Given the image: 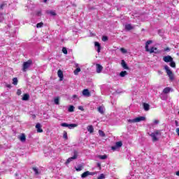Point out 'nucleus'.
Masks as SVG:
<instances>
[{
	"label": "nucleus",
	"mask_w": 179,
	"mask_h": 179,
	"mask_svg": "<svg viewBox=\"0 0 179 179\" xmlns=\"http://www.w3.org/2000/svg\"><path fill=\"white\" fill-rule=\"evenodd\" d=\"M157 50V48H151L150 49H149L148 51H147V52H150V54H153V52H156L155 51Z\"/></svg>",
	"instance_id": "nucleus-24"
},
{
	"label": "nucleus",
	"mask_w": 179,
	"mask_h": 179,
	"mask_svg": "<svg viewBox=\"0 0 179 179\" xmlns=\"http://www.w3.org/2000/svg\"><path fill=\"white\" fill-rule=\"evenodd\" d=\"M96 73H101V71H103V66H101V64H96Z\"/></svg>",
	"instance_id": "nucleus-12"
},
{
	"label": "nucleus",
	"mask_w": 179,
	"mask_h": 179,
	"mask_svg": "<svg viewBox=\"0 0 179 179\" xmlns=\"http://www.w3.org/2000/svg\"><path fill=\"white\" fill-rule=\"evenodd\" d=\"M107 40H108V37H107L106 36H103L102 37V41H107Z\"/></svg>",
	"instance_id": "nucleus-41"
},
{
	"label": "nucleus",
	"mask_w": 179,
	"mask_h": 179,
	"mask_svg": "<svg viewBox=\"0 0 179 179\" xmlns=\"http://www.w3.org/2000/svg\"><path fill=\"white\" fill-rule=\"evenodd\" d=\"M62 52L65 55L68 54V50H66V48H62Z\"/></svg>",
	"instance_id": "nucleus-38"
},
{
	"label": "nucleus",
	"mask_w": 179,
	"mask_h": 179,
	"mask_svg": "<svg viewBox=\"0 0 179 179\" xmlns=\"http://www.w3.org/2000/svg\"><path fill=\"white\" fill-rule=\"evenodd\" d=\"M146 120V117L144 116H140L138 117H136L134 119H129L128 120V122L130 124L135 123V122H141V121H145Z\"/></svg>",
	"instance_id": "nucleus-3"
},
{
	"label": "nucleus",
	"mask_w": 179,
	"mask_h": 179,
	"mask_svg": "<svg viewBox=\"0 0 179 179\" xmlns=\"http://www.w3.org/2000/svg\"><path fill=\"white\" fill-rule=\"evenodd\" d=\"M159 121L157 120H154V125H157L159 124Z\"/></svg>",
	"instance_id": "nucleus-43"
},
{
	"label": "nucleus",
	"mask_w": 179,
	"mask_h": 179,
	"mask_svg": "<svg viewBox=\"0 0 179 179\" xmlns=\"http://www.w3.org/2000/svg\"><path fill=\"white\" fill-rule=\"evenodd\" d=\"M83 95L85 96V97H90V96H91L90 92H89V90L85 89L83 91Z\"/></svg>",
	"instance_id": "nucleus-13"
},
{
	"label": "nucleus",
	"mask_w": 179,
	"mask_h": 179,
	"mask_svg": "<svg viewBox=\"0 0 179 179\" xmlns=\"http://www.w3.org/2000/svg\"><path fill=\"white\" fill-rule=\"evenodd\" d=\"M76 171H82V166H78L76 168Z\"/></svg>",
	"instance_id": "nucleus-40"
},
{
	"label": "nucleus",
	"mask_w": 179,
	"mask_h": 179,
	"mask_svg": "<svg viewBox=\"0 0 179 179\" xmlns=\"http://www.w3.org/2000/svg\"><path fill=\"white\" fill-rule=\"evenodd\" d=\"M78 110H81V111H83V107H82V106H79L78 107Z\"/></svg>",
	"instance_id": "nucleus-49"
},
{
	"label": "nucleus",
	"mask_w": 179,
	"mask_h": 179,
	"mask_svg": "<svg viewBox=\"0 0 179 179\" xmlns=\"http://www.w3.org/2000/svg\"><path fill=\"white\" fill-rule=\"evenodd\" d=\"M94 47L96 48L97 52H100V51H101V45L99 42H94Z\"/></svg>",
	"instance_id": "nucleus-11"
},
{
	"label": "nucleus",
	"mask_w": 179,
	"mask_h": 179,
	"mask_svg": "<svg viewBox=\"0 0 179 179\" xmlns=\"http://www.w3.org/2000/svg\"><path fill=\"white\" fill-rule=\"evenodd\" d=\"M107 155H99L98 158L100 159L101 160H106V159H107Z\"/></svg>",
	"instance_id": "nucleus-26"
},
{
	"label": "nucleus",
	"mask_w": 179,
	"mask_h": 179,
	"mask_svg": "<svg viewBox=\"0 0 179 179\" xmlns=\"http://www.w3.org/2000/svg\"><path fill=\"white\" fill-rule=\"evenodd\" d=\"M97 110L100 114H104V111H106L104 106H99Z\"/></svg>",
	"instance_id": "nucleus-17"
},
{
	"label": "nucleus",
	"mask_w": 179,
	"mask_h": 179,
	"mask_svg": "<svg viewBox=\"0 0 179 179\" xmlns=\"http://www.w3.org/2000/svg\"><path fill=\"white\" fill-rule=\"evenodd\" d=\"M164 51H170V48H166V49H164Z\"/></svg>",
	"instance_id": "nucleus-52"
},
{
	"label": "nucleus",
	"mask_w": 179,
	"mask_h": 179,
	"mask_svg": "<svg viewBox=\"0 0 179 179\" xmlns=\"http://www.w3.org/2000/svg\"><path fill=\"white\" fill-rule=\"evenodd\" d=\"M32 65H33V61H31V59L24 62L22 65L23 72H26L27 69L30 68V66H31Z\"/></svg>",
	"instance_id": "nucleus-2"
},
{
	"label": "nucleus",
	"mask_w": 179,
	"mask_h": 179,
	"mask_svg": "<svg viewBox=\"0 0 179 179\" xmlns=\"http://www.w3.org/2000/svg\"><path fill=\"white\" fill-rule=\"evenodd\" d=\"M99 134L100 136H102V137L106 136V134H104V131H103L101 130H99Z\"/></svg>",
	"instance_id": "nucleus-31"
},
{
	"label": "nucleus",
	"mask_w": 179,
	"mask_h": 179,
	"mask_svg": "<svg viewBox=\"0 0 179 179\" xmlns=\"http://www.w3.org/2000/svg\"><path fill=\"white\" fill-rule=\"evenodd\" d=\"M121 146H122V142L117 141L115 143V146H112L111 149L112 150H116L117 148H121Z\"/></svg>",
	"instance_id": "nucleus-7"
},
{
	"label": "nucleus",
	"mask_w": 179,
	"mask_h": 179,
	"mask_svg": "<svg viewBox=\"0 0 179 179\" xmlns=\"http://www.w3.org/2000/svg\"><path fill=\"white\" fill-rule=\"evenodd\" d=\"M158 73H159V75H162V74H163V72H162V71H158Z\"/></svg>",
	"instance_id": "nucleus-55"
},
{
	"label": "nucleus",
	"mask_w": 179,
	"mask_h": 179,
	"mask_svg": "<svg viewBox=\"0 0 179 179\" xmlns=\"http://www.w3.org/2000/svg\"><path fill=\"white\" fill-rule=\"evenodd\" d=\"M169 92H171V88H170V87H166V88H164V90H163V93H164V94H169Z\"/></svg>",
	"instance_id": "nucleus-23"
},
{
	"label": "nucleus",
	"mask_w": 179,
	"mask_h": 179,
	"mask_svg": "<svg viewBox=\"0 0 179 179\" xmlns=\"http://www.w3.org/2000/svg\"><path fill=\"white\" fill-rule=\"evenodd\" d=\"M76 68H79V64H76Z\"/></svg>",
	"instance_id": "nucleus-54"
},
{
	"label": "nucleus",
	"mask_w": 179,
	"mask_h": 179,
	"mask_svg": "<svg viewBox=\"0 0 179 179\" xmlns=\"http://www.w3.org/2000/svg\"><path fill=\"white\" fill-rule=\"evenodd\" d=\"M36 15H37V16H41V11H38V12L36 13Z\"/></svg>",
	"instance_id": "nucleus-46"
},
{
	"label": "nucleus",
	"mask_w": 179,
	"mask_h": 179,
	"mask_svg": "<svg viewBox=\"0 0 179 179\" xmlns=\"http://www.w3.org/2000/svg\"><path fill=\"white\" fill-rule=\"evenodd\" d=\"M74 155L71 157H69L66 162V164H69V163L71 162H73V160H75L76 159H78V151H74Z\"/></svg>",
	"instance_id": "nucleus-5"
},
{
	"label": "nucleus",
	"mask_w": 179,
	"mask_h": 179,
	"mask_svg": "<svg viewBox=\"0 0 179 179\" xmlns=\"http://www.w3.org/2000/svg\"><path fill=\"white\" fill-rule=\"evenodd\" d=\"M176 133L178 134V136H179V128L176 129Z\"/></svg>",
	"instance_id": "nucleus-51"
},
{
	"label": "nucleus",
	"mask_w": 179,
	"mask_h": 179,
	"mask_svg": "<svg viewBox=\"0 0 179 179\" xmlns=\"http://www.w3.org/2000/svg\"><path fill=\"white\" fill-rule=\"evenodd\" d=\"M63 137L64 139H68V133L66 131H64Z\"/></svg>",
	"instance_id": "nucleus-36"
},
{
	"label": "nucleus",
	"mask_w": 179,
	"mask_h": 179,
	"mask_svg": "<svg viewBox=\"0 0 179 179\" xmlns=\"http://www.w3.org/2000/svg\"><path fill=\"white\" fill-rule=\"evenodd\" d=\"M6 87H8L9 89H10V87H12V85L8 84V85H6Z\"/></svg>",
	"instance_id": "nucleus-50"
},
{
	"label": "nucleus",
	"mask_w": 179,
	"mask_h": 179,
	"mask_svg": "<svg viewBox=\"0 0 179 179\" xmlns=\"http://www.w3.org/2000/svg\"><path fill=\"white\" fill-rule=\"evenodd\" d=\"M175 124H176V127H179L178 121L176 120L175 121Z\"/></svg>",
	"instance_id": "nucleus-48"
},
{
	"label": "nucleus",
	"mask_w": 179,
	"mask_h": 179,
	"mask_svg": "<svg viewBox=\"0 0 179 179\" xmlns=\"http://www.w3.org/2000/svg\"><path fill=\"white\" fill-rule=\"evenodd\" d=\"M5 6V3H2L1 6H0V9H3V7Z\"/></svg>",
	"instance_id": "nucleus-47"
},
{
	"label": "nucleus",
	"mask_w": 179,
	"mask_h": 179,
	"mask_svg": "<svg viewBox=\"0 0 179 179\" xmlns=\"http://www.w3.org/2000/svg\"><path fill=\"white\" fill-rule=\"evenodd\" d=\"M120 51L122 54H127V50L124 48H120Z\"/></svg>",
	"instance_id": "nucleus-37"
},
{
	"label": "nucleus",
	"mask_w": 179,
	"mask_h": 179,
	"mask_svg": "<svg viewBox=\"0 0 179 179\" xmlns=\"http://www.w3.org/2000/svg\"><path fill=\"white\" fill-rule=\"evenodd\" d=\"M169 65H170V66H171V68H176V62L173 60L171 62H170Z\"/></svg>",
	"instance_id": "nucleus-30"
},
{
	"label": "nucleus",
	"mask_w": 179,
	"mask_h": 179,
	"mask_svg": "<svg viewBox=\"0 0 179 179\" xmlns=\"http://www.w3.org/2000/svg\"><path fill=\"white\" fill-rule=\"evenodd\" d=\"M125 30L127 31H129V30H134L135 29V27L132 26L131 24H126L124 26Z\"/></svg>",
	"instance_id": "nucleus-8"
},
{
	"label": "nucleus",
	"mask_w": 179,
	"mask_h": 179,
	"mask_svg": "<svg viewBox=\"0 0 179 179\" xmlns=\"http://www.w3.org/2000/svg\"><path fill=\"white\" fill-rule=\"evenodd\" d=\"M152 41H148L145 43V51H149V45L152 44Z\"/></svg>",
	"instance_id": "nucleus-19"
},
{
	"label": "nucleus",
	"mask_w": 179,
	"mask_h": 179,
	"mask_svg": "<svg viewBox=\"0 0 179 179\" xmlns=\"http://www.w3.org/2000/svg\"><path fill=\"white\" fill-rule=\"evenodd\" d=\"M87 129L90 134H93V132H94V128H93V126L92 125L87 126Z\"/></svg>",
	"instance_id": "nucleus-16"
},
{
	"label": "nucleus",
	"mask_w": 179,
	"mask_h": 179,
	"mask_svg": "<svg viewBox=\"0 0 179 179\" xmlns=\"http://www.w3.org/2000/svg\"><path fill=\"white\" fill-rule=\"evenodd\" d=\"M32 170L34 171L36 176H38V174H40V172H38V169H37V167H33Z\"/></svg>",
	"instance_id": "nucleus-27"
},
{
	"label": "nucleus",
	"mask_w": 179,
	"mask_h": 179,
	"mask_svg": "<svg viewBox=\"0 0 179 179\" xmlns=\"http://www.w3.org/2000/svg\"><path fill=\"white\" fill-rule=\"evenodd\" d=\"M96 166H97V167H99L100 169H101V164H100L99 162H98V163L96 164Z\"/></svg>",
	"instance_id": "nucleus-45"
},
{
	"label": "nucleus",
	"mask_w": 179,
	"mask_h": 179,
	"mask_svg": "<svg viewBox=\"0 0 179 179\" xmlns=\"http://www.w3.org/2000/svg\"><path fill=\"white\" fill-rule=\"evenodd\" d=\"M178 114H179V111H178Z\"/></svg>",
	"instance_id": "nucleus-59"
},
{
	"label": "nucleus",
	"mask_w": 179,
	"mask_h": 179,
	"mask_svg": "<svg viewBox=\"0 0 179 179\" xmlns=\"http://www.w3.org/2000/svg\"><path fill=\"white\" fill-rule=\"evenodd\" d=\"M33 118H36V115H33Z\"/></svg>",
	"instance_id": "nucleus-57"
},
{
	"label": "nucleus",
	"mask_w": 179,
	"mask_h": 179,
	"mask_svg": "<svg viewBox=\"0 0 179 179\" xmlns=\"http://www.w3.org/2000/svg\"><path fill=\"white\" fill-rule=\"evenodd\" d=\"M17 96H20V94H22V90H17Z\"/></svg>",
	"instance_id": "nucleus-42"
},
{
	"label": "nucleus",
	"mask_w": 179,
	"mask_h": 179,
	"mask_svg": "<svg viewBox=\"0 0 179 179\" xmlns=\"http://www.w3.org/2000/svg\"><path fill=\"white\" fill-rule=\"evenodd\" d=\"M94 174H96V173L90 172L89 171H87L81 175V178H86V177H87L88 176H94Z\"/></svg>",
	"instance_id": "nucleus-6"
},
{
	"label": "nucleus",
	"mask_w": 179,
	"mask_h": 179,
	"mask_svg": "<svg viewBox=\"0 0 179 179\" xmlns=\"http://www.w3.org/2000/svg\"><path fill=\"white\" fill-rule=\"evenodd\" d=\"M55 104H57V106H59V97H57L55 99Z\"/></svg>",
	"instance_id": "nucleus-32"
},
{
	"label": "nucleus",
	"mask_w": 179,
	"mask_h": 179,
	"mask_svg": "<svg viewBox=\"0 0 179 179\" xmlns=\"http://www.w3.org/2000/svg\"><path fill=\"white\" fill-rule=\"evenodd\" d=\"M176 176H178V177H179V171H178L176 173Z\"/></svg>",
	"instance_id": "nucleus-53"
},
{
	"label": "nucleus",
	"mask_w": 179,
	"mask_h": 179,
	"mask_svg": "<svg viewBox=\"0 0 179 179\" xmlns=\"http://www.w3.org/2000/svg\"><path fill=\"white\" fill-rule=\"evenodd\" d=\"M13 85H17V78H14L13 79Z\"/></svg>",
	"instance_id": "nucleus-34"
},
{
	"label": "nucleus",
	"mask_w": 179,
	"mask_h": 179,
	"mask_svg": "<svg viewBox=\"0 0 179 179\" xmlns=\"http://www.w3.org/2000/svg\"><path fill=\"white\" fill-rule=\"evenodd\" d=\"M152 138V142H157L159 141V136H162V131L160 130H156L150 134Z\"/></svg>",
	"instance_id": "nucleus-1"
},
{
	"label": "nucleus",
	"mask_w": 179,
	"mask_h": 179,
	"mask_svg": "<svg viewBox=\"0 0 179 179\" xmlns=\"http://www.w3.org/2000/svg\"><path fill=\"white\" fill-rule=\"evenodd\" d=\"M61 127H64L66 128H69V124H68V123H62Z\"/></svg>",
	"instance_id": "nucleus-35"
},
{
	"label": "nucleus",
	"mask_w": 179,
	"mask_h": 179,
	"mask_svg": "<svg viewBox=\"0 0 179 179\" xmlns=\"http://www.w3.org/2000/svg\"><path fill=\"white\" fill-rule=\"evenodd\" d=\"M69 113H73V111H75V106H70L69 107Z\"/></svg>",
	"instance_id": "nucleus-28"
},
{
	"label": "nucleus",
	"mask_w": 179,
	"mask_h": 179,
	"mask_svg": "<svg viewBox=\"0 0 179 179\" xmlns=\"http://www.w3.org/2000/svg\"><path fill=\"white\" fill-rule=\"evenodd\" d=\"M121 65L123 69L129 70V67L128 66V64H127V62H125V60L122 59L121 61Z\"/></svg>",
	"instance_id": "nucleus-10"
},
{
	"label": "nucleus",
	"mask_w": 179,
	"mask_h": 179,
	"mask_svg": "<svg viewBox=\"0 0 179 179\" xmlns=\"http://www.w3.org/2000/svg\"><path fill=\"white\" fill-rule=\"evenodd\" d=\"M50 15H52V16H55V12L54 11H50Z\"/></svg>",
	"instance_id": "nucleus-44"
},
{
	"label": "nucleus",
	"mask_w": 179,
	"mask_h": 179,
	"mask_svg": "<svg viewBox=\"0 0 179 179\" xmlns=\"http://www.w3.org/2000/svg\"><path fill=\"white\" fill-rule=\"evenodd\" d=\"M36 129L38 133L43 132V129H41V124L37 123L36 125Z\"/></svg>",
	"instance_id": "nucleus-14"
},
{
	"label": "nucleus",
	"mask_w": 179,
	"mask_h": 179,
	"mask_svg": "<svg viewBox=\"0 0 179 179\" xmlns=\"http://www.w3.org/2000/svg\"><path fill=\"white\" fill-rule=\"evenodd\" d=\"M78 127L77 124H69V129H72V128H76Z\"/></svg>",
	"instance_id": "nucleus-25"
},
{
	"label": "nucleus",
	"mask_w": 179,
	"mask_h": 179,
	"mask_svg": "<svg viewBox=\"0 0 179 179\" xmlns=\"http://www.w3.org/2000/svg\"><path fill=\"white\" fill-rule=\"evenodd\" d=\"M143 108H144L145 111H149V110L150 109V106L148 103H144Z\"/></svg>",
	"instance_id": "nucleus-18"
},
{
	"label": "nucleus",
	"mask_w": 179,
	"mask_h": 179,
	"mask_svg": "<svg viewBox=\"0 0 179 179\" xmlns=\"http://www.w3.org/2000/svg\"><path fill=\"white\" fill-rule=\"evenodd\" d=\"M76 97H78L77 95H73V99H76Z\"/></svg>",
	"instance_id": "nucleus-56"
},
{
	"label": "nucleus",
	"mask_w": 179,
	"mask_h": 179,
	"mask_svg": "<svg viewBox=\"0 0 179 179\" xmlns=\"http://www.w3.org/2000/svg\"><path fill=\"white\" fill-rule=\"evenodd\" d=\"M29 99H30V95H29V94H24L22 97V100L24 101H27V100H29Z\"/></svg>",
	"instance_id": "nucleus-20"
},
{
	"label": "nucleus",
	"mask_w": 179,
	"mask_h": 179,
	"mask_svg": "<svg viewBox=\"0 0 179 179\" xmlns=\"http://www.w3.org/2000/svg\"><path fill=\"white\" fill-rule=\"evenodd\" d=\"M20 141H21V142H26V136L24 135V134H22L20 137H19Z\"/></svg>",
	"instance_id": "nucleus-21"
},
{
	"label": "nucleus",
	"mask_w": 179,
	"mask_h": 179,
	"mask_svg": "<svg viewBox=\"0 0 179 179\" xmlns=\"http://www.w3.org/2000/svg\"><path fill=\"white\" fill-rule=\"evenodd\" d=\"M164 69H165L169 79H171V80H174V74H173V71H171V70L170 69V67H169V66L166 65V66H164Z\"/></svg>",
	"instance_id": "nucleus-4"
},
{
	"label": "nucleus",
	"mask_w": 179,
	"mask_h": 179,
	"mask_svg": "<svg viewBox=\"0 0 179 179\" xmlns=\"http://www.w3.org/2000/svg\"><path fill=\"white\" fill-rule=\"evenodd\" d=\"M127 75H128V72H127V71H122L120 73V78H125V76H127Z\"/></svg>",
	"instance_id": "nucleus-22"
},
{
	"label": "nucleus",
	"mask_w": 179,
	"mask_h": 179,
	"mask_svg": "<svg viewBox=\"0 0 179 179\" xmlns=\"http://www.w3.org/2000/svg\"><path fill=\"white\" fill-rule=\"evenodd\" d=\"M79 72H80V68L77 67V69L74 71V75H79Z\"/></svg>",
	"instance_id": "nucleus-29"
},
{
	"label": "nucleus",
	"mask_w": 179,
	"mask_h": 179,
	"mask_svg": "<svg viewBox=\"0 0 179 179\" xmlns=\"http://www.w3.org/2000/svg\"><path fill=\"white\" fill-rule=\"evenodd\" d=\"M163 61H164V62H171L173 61V57L170 55L164 56L163 57Z\"/></svg>",
	"instance_id": "nucleus-9"
},
{
	"label": "nucleus",
	"mask_w": 179,
	"mask_h": 179,
	"mask_svg": "<svg viewBox=\"0 0 179 179\" xmlns=\"http://www.w3.org/2000/svg\"><path fill=\"white\" fill-rule=\"evenodd\" d=\"M57 75L61 81L64 80V73L61 70L57 71Z\"/></svg>",
	"instance_id": "nucleus-15"
},
{
	"label": "nucleus",
	"mask_w": 179,
	"mask_h": 179,
	"mask_svg": "<svg viewBox=\"0 0 179 179\" xmlns=\"http://www.w3.org/2000/svg\"><path fill=\"white\" fill-rule=\"evenodd\" d=\"M43 25H44V23H43V22H39V23H38V24H36V27H37L38 29H40V27H43Z\"/></svg>",
	"instance_id": "nucleus-33"
},
{
	"label": "nucleus",
	"mask_w": 179,
	"mask_h": 179,
	"mask_svg": "<svg viewBox=\"0 0 179 179\" xmlns=\"http://www.w3.org/2000/svg\"><path fill=\"white\" fill-rule=\"evenodd\" d=\"M44 2H47V0H44Z\"/></svg>",
	"instance_id": "nucleus-58"
},
{
	"label": "nucleus",
	"mask_w": 179,
	"mask_h": 179,
	"mask_svg": "<svg viewBox=\"0 0 179 179\" xmlns=\"http://www.w3.org/2000/svg\"><path fill=\"white\" fill-rule=\"evenodd\" d=\"M106 178V176H104V174L101 173L97 179H104Z\"/></svg>",
	"instance_id": "nucleus-39"
}]
</instances>
